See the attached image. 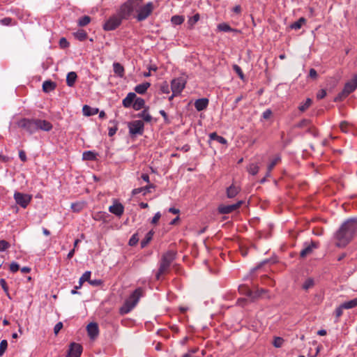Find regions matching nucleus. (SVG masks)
<instances>
[{
	"mask_svg": "<svg viewBox=\"0 0 357 357\" xmlns=\"http://www.w3.org/2000/svg\"><path fill=\"white\" fill-rule=\"evenodd\" d=\"M357 232V219L349 218L344 221L334 234L335 245L346 247L355 237Z\"/></svg>",
	"mask_w": 357,
	"mask_h": 357,
	"instance_id": "f257e3e1",
	"label": "nucleus"
},
{
	"mask_svg": "<svg viewBox=\"0 0 357 357\" xmlns=\"http://www.w3.org/2000/svg\"><path fill=\"white\" fill-rule=\"evenodd\" d=\"M143 291L142 288H137L119 308V314L121 315L128 314L138 303L140 298L143 296Z\"/></svg>",
	"mask_w": 357,
	"mask_h": 357,
	"instance_id": "f03ea898",
	"label": "nucleus"
},
{
	"mask_svg": "<svg viewBox=\"0 0 357 357\" xmlns=\"http://www.w3.org/2000/svg\"><path fill=\"white\" fill-rule=\"evenodd\" d=\"M135 12L137 15L135 18L138 22H142L146 20L153 13L155 6L152 1L142 4V0H136Z\"/></svg>",
	"mask_w": 357,
	"mask_h": 357,
	"instance_id": "7ed1b4c3",
	"label": "nucleus"
},
{
	"mask_svg": "<svg viewBox=\"0 0 357 357\" xmlns=\"http://www.w3.org/2000/svg\"><path fill=\"white\" fill-rule=\"evenodd\" d=\"M176 252L173 250H168L162 255L159 268L155 275L157 280L160 279V275L166 274L169 271L170 266L176 259Z\"/></svg>",
	"mask_w": 357,
	"mask_h": 357,
	"instance_id": "20e7f679",
	"label": "nucleus"
},
{
	"mask_svg": "<svg viewBox=\"0 0 357 357\" xmlns=\"http://www.w3.org/2000/svg\"><path fill=\"white\" fill-rule=\"evenodd\" d=\"M136 3V0H128L121 5L117 14L122 20H128L132 13L135 11Z\"/></svg>",
	"mask_w": 357,
	"mask_h": 357,
	"instance_id": "39448f33",
	"label": "nucleus"
},
{
	"mask_svg": "<svg viewBox=\"0 0 357 357\" xmlns=\"http://www.w3.org/2000/svg\"><path fill=\"white\" fill-rule=\"evenodd\" d=\"M17 125L29 134H33L37 131L36 119L24 118L18 122Z\"/></svg>",
	"mask_w": 357,
	"mask_h": 357,
	"instance_id": "423d86ee",
	"label": "nucleus"
},
{
	"mask_svg": "<svg viewBox=\"0 0 357 357\" xmlns=\"http://www.w3.org/2000/svg\"><path fill=\"white\" fill-rule=\"evenodd\" d=\"M128 127L131 136L142 135L144 131V123L141 120L130 121Z\"/></svg>",
	"mask_w": 357,
	"mask_h": 357,
	"instance_id": "0eeeda50",
	"label": "nucleus"
},
{
	"mask_svg": "<svg viewBox=\"0 0 357 357\" xmlns=\"http://www.w3.org/2000/svg\"><path fill=\"white\" fill-rule=\"evenodd\" d=\"M122 20H123L117 13L113 15L105 22L103 29L107 31L115 30L121 25Z\"/></svg>",
	"mask_w": 357,
	"mask_h": 357,
	"instance_id": "6e6552de",
	"label": "nucleus"
},
{
	"mask_svg": "<svg viewBox=\"0 0 357 357\" xmlns=\"http://www.w3.org/2000/svg\"><path fill=\"white\" fill-rule=\"evenodd\" d=\"M15 202L23 208H26L32 199V195L15 192L13 195Z\"/></svg>",
	"mask_w": 357,
	"mask_h": 357,
	"instance_id": "1a4fd4ad",
	"label": "nucleus"
},
{
	"mask_svg": "<svg viewBox=\"0 0 357 357\" xmlns=\"http://www.w3.org/2000/svg\"><path fill=\"white\" fill-rule=\"evenodd\" d=\"M244 203L243 200L238 201L233 204L225 205L221 204L218 206V211L220 214H229L234 211H237Z\"/></svg>",
	"mask_w": 357,
	"mask_h": 357,
	"instance_id": "9d476101",
	"label": "nucleus"
},
{
	"mask_svg": "<svg viewBox=\"0 0 357 357\" xmlns=\"http://www.w3.org/2000/svg\"><path fill=\"white\" fill-rule=\"evenodd\" d=\"M186 81L183 77L174 79L171 83L172 91L174 94H180L185 88Z\"/></svg>",
	"mask_w": 357,
	"mask_h": 357,
	"instance_id": "9b49d317",
	"label": "nucleus"
},
{
	"mask_svg": "<svg viewBox=\"0 0 357 357\" xmlns=\"http://www.w3.org/2000/svg\"><path fill=\"white\" fill-rule=\"evenodd\" d=\"M82 352L81 344L75 342L70 344L66 357H80Z\"/></svg>",
	"mask_w": 357,
	"mask_h": 357,
	"instance_id": "f8f14e48",
	"label": "nucleus"
},
{
	"mask_svg": "<svg viewBox=\"0 0 357 357\" xmlns=\"http://www.w3.org/2000/svg\"><path fill=\"white\" fill-rule=\"evenodd\" d=\"M304 246V248L302 249L300 252V257L301 258H305L312 254L313 250L318 247V244L314 241H311L310 243H305Z\"/></svg>",
	"mask_w": 357,
	"mask_h": 357,
	"instance_id": "ddd939ff",
	"label": "nucleus"
},
{
	"mask_svg": "<svg viewBox=\"0 0 357 357\" xmlns=\"http://www.w3.org/2000/svg\"><path fill=\"white\" fill-rule=\"evenodd\" d=\"M357 89V75L347 82L344 86V93L350 94Z\"/></svg>",
	"mask_w": 357,
	"mask_h": 357,
	"instance_id": "4468645a",
	"label": "nucleus"
},
{
	"mask_svg": "<svg viewBox=\"0 0 357 357\" xmlns=\"http://www.w3.org/2000/svg\"><path fill=\"white\" fill-rule=\"evenodd\" d=\"M109 211L118 217H121L124 212V206L120 202L115 201L114 204L109 207Z\"/></svg>",
	"mask_w": 357,
	"mask_h": 357,
	"instance_id": "2eb2a0df",
	"label": "nucleus"
},
{
	"mask_svg": "<svg viewBox=\"0 0 357 357\" xmlns=\"http://www.w3.org/2000/svg\"><path fill=\"white\" fill-rule=\"evenodd\" d=\"M37 130L50 131L52 129V124L46 120L36 119Z\"/></svg>",
	"mask_w": 357,
	"mask_h": 357,
	"instance_id": "dca6fc26",
	"label": "nucleus"
},
{
	"mask_svg": "<svg viewBox=\"0 0 357 357\" xmlns=\"http://www.w3.org/2000/svg\"><path fill=\"white\" fill-rule=\"evenodd\" d=\"M91 272L89 271H86L79 278V284L75 287V289L71 291L72 294H75L77 293V289H80L84 282H88L89 280V278L91 277Z\"/></svg>",
	"mask_w": 357,
	"mask_h": 357,
	"instance_id": "f3484780",
	"label": "nucleus"
},
{
	"mask_svg": "<svg viewBox=\"0 0 357 357\" xmlns=\"http://www.w3.org/2000/svg\"><path fill=\"white\" fill-rule=\"evenodd\" d=\"M89 336L91 339L96 338L98 335V326L96 323H90L86 327Z\"/></svg>",
	"mask_w": 357,
	"mask_h": 357,
	"instance_id": "a211bd4d",
	"label": "nucleus"
},
{
	"mask_svg": "<svg viewBox=\"0 0 357 357\" xmlns=\"http://www.w3.org/2000/svg\"><path fill=\"white\" fill-rule=\"evenodd\" d=\"M241 191V188L234 184H231L226 190L227 197L229 199L235 197Z\"/></svg>",
	"mask_w": 357,
	"mask_h": 357,
	"instance_id": "6ab92c4d",
	"label": "nucleus"
},
{
	"mask_svg": "<svg viewBox=\"0 0 357 357\" xmlns=\"http://www.w3.org/2000/svg\"><path fill=\"white\" fill-rule=\"evenodd\" d=\"M135 98L136 94L135 93H128L126 97L122 101L123 107L126 108L130 107L132 105Z\"/></svg>",
	"mask_w": 357,
	"mask_h": 357,
	"instance_id": "aec40b11",
	"label": "nucleus"
},
{
	"mask_svg": "<svg viewBox=\"0 0 357 357\" xmlns=\"http://www.w3.org/2000/svg\"><path fill=\"white\" fill-rule=\"evenodd\" d=\"M208 105V99L204 98L198 99L195 102V107L198 112H201L205 109Z\"/></svg>",
	"mask_w": 357,
	"mask_h": 357,
	"instance_id": "412c9836",
	"label": "nucleus"
},
{
	"mask_svg": "<svg viewBox=\"0 0 357 357\" xmlns=\"http://www.w3.org/2000/svg\"><path fill=\"white\" fill-rule=\"evenodd\" d=\"M310 126V120L303 119V120H301L299 123H298L296 125V128H305V127H307V128H308L307 132L310 133L313 136H316L317 135V131L315 130H313V129H311L310 128H309Z\"/></svg>",
	"mask_w": 357,
	"mask_h": 357,
	"instance_id": "4be33fe9",
	"label": "nucleus"
},
{
	"mask_svg": "<svg viewBox=\"0 0 357 357\" xmlns=\"http://www.w3.org/2000/svg\"><path fill=\"white\" fill-rule=\"evenodd\" d=\"M151 84L149 82H144L142 84L137 85L134 90L138 94H144L147 89L150 87Z\"/></svg>",
	"mask_w": 357,
	"mask_h": 357,
	"instance_id": "5701e85b",
	"label": "nucleus"
},
{
	"mask_svg": "<svg viewBox=\"0 0 357 357\" xmlns=\"http://www.w3.org/2000/svg\"><path fill=\"white\" fill-rule=\"evenodd\" d=\"M82 112L86 116H93L98 113V109L85 105L82 108Z\"/></svg>",
	"mask_w": 357,
	"mask_h": 357,
	"instance_id": "b1692460",
	"label": "nucleus"
},
{
	"mask_svg": "<svg viewBox=\"0 0 357 357\" xmlns=\"http://www.w3.org/2000/svg\"><path fill=\"white\" fill-rule=\"evenodd\" d=\"M56 87V83L51 80H46L43 84V90L45 93H48L54 90Z\"/></svg>",
	"mask_w": 357,
	"mask_h": 357,
	"instance_id": "393cba45",
	"label": "nucleus"
},
{
	"mask_svg": "<svg viewBox=\"0 0 357 357\" xmlns=\"http://www.w3.org/2000/svg\"><path fill=\"white\" fill-rule=\"evenodd\" d=\"M113 70L114 73L119 77H123L124 76L125 70L123 66L117 62L113 63Z\"/></svg>",
	"mask_w": 357,
	"mask_h": 357,
	"instance_id": "a878e982",
	"label": "nucleus"
},
{
	"mask_svg": "<svg viewBox=\"0 0 357 357\" xmlns=\"http://www.w3.org/2000/svg\"><path fill=\"white\" fill-rule=\"evenodd\" d=\"M268 290L264 288H258L256 291H253L252 300L257 299L261 297H269L267 296Z\"/></svg>",
	"mask_w": 357,
	"mask_h": 357,
	"instance_id": "bb28decb",
	"label": "nucleus"
},
{
	"mask_svg": "<svg viewBox=\"0 0 357 357\" xmlns=\"http://www.w3.org/2000/svg\"><path fill=\"white\" fill-rule=\"evenodd\" d=\"M132 107L135 110L138 111L142 108H145V101L142 98H138L136 96V98L134 100L132 104Z\"/></svg>",
	"mask_w": 357,
	"mask_h": 357,
	"instance_id": "cd10ccee",
	"label": "nucleus"
},
{
	"mask_svg": "<svg viewBox=\"0 0 357 357\" xmlns=\"http://www.w3.org/2000/svg\"><path fill=\"white\" fill-rule=\"evenodd\" d=\"M77 74L75 72H70L66 76V84L68 86H73L77 79Z\"/></svg>",
	"mask_w": 357,
	"mask_h": 357,
	"instance_id": "c85d7f7f",
	"label": "nucleus"
},
{
	"mask_svg": "<svg viewBox=\"0 0 357 357\" xmlns=\"http://www.w3.org/2000/svg\"><path fill=\"white\" fill-rule=\"evenodd\" d=\"M148 110L149 107H145L142 112L137 114V116L142 118L145 122H150L152 120V116L150 115Z\"/></svg>",
	"mask_w": 357,
	"mask_h": 357,
	"instance_id": "c756f323",
	"label": "nucleus"
},
{
	"mask_svg": "<svg viewBox=\"0 0 357 357\" xmlns=\"http://www.w3.org/2000/svg\"><path fill=\"white\" fill-rule=\"evenodd\" d=\"M86 202H77L75 203L71 204V209L73 212L79 213L82 211L86 207Z\"/></svg>",
	"mask_w": 357,
	"mask_h": 357,
	"instance_id": "7c9ffc66",
	"label": "nucleus"
},
{
	"mask_svg": "<svg viewBox=\"0 0 357 357\" xmlns=\"http://www.w3.org/2000/svg\"><path fill=\"white\" fill-rule=\"evenodd\" d=\"M281 160V157L279 155H277L275 156V158L270 162V163L268 165L267 169L268 172L266 174V176H268L270 175L271 172L273 170V169L275 167V166Z\"/></svg>",
	"mask_w": 357,
	"mask_h": 357,
	"instance_id": "2f4dec72",
	"label": "nucleus"
},
{
	"mask_svg": "<svg viewBox=\"0 0 357 357\" xmlns=\"http://www.w3.org/2000/svg\"><path fill=\"white\" fill-rule=\"evenodd\" d=\"M209 139L211 140H215L222 144H226L227 141L225 138L222 136L218 135L216 132H211L209 134Z\"/></svg>",
	"mask_w": 357,
	"mask_h": 357,
	"instance_id": "473e14b6",
	"label": "nucleus"
},
{
	"mask_svg": "<svg viewBox=\"0 0 357 357\" xmlns=\"http://www.w3.org/2000/svg\"><path fill=\"white\" fill-rule=\"evenodd\" d=\"M238 291H239L240 294L246 295L252 299V296L253 295V291L250 289V288L248 286H246V285L239 286Z\"/></svg>",
	"mask_w": 357,
	"mask_h": 357,
	"instance_id": "72a5a7b5",
	"label": "nucleus"
},
{
	"mask_svg": "<svg viewBox=\"0 0 357 357\" xmlns=\"http://www.w3.org/2000/svg\"><path fill=\"white\" fill-rule=\"evenodd\" d=\"M98 153L91 151H84L83 153V159L86 160H96Z\"/></svg>",
	"mask_w": 357,
	"mask_h": 357,
	"instance_id": "f704fd0d",
	"label": "nucleus"
},
{
	"mask_svg": "<svg viewBox=\"0 0 357 357\" xmlns=\"http://www.w3.org/2000/svg\"><path fill=\"white\" fill-rule=\"evenodd\" d=\"M305 22L306 20L304 17H301L296 22L292 23L290 25V28L291 29L298 30L301 28V26H303V24H305Z\"/></svg>",
	"mask_w": 357,
	"mask_h": 357,
	"instance_id": "c9c22d12",
	"label": "nucleus"
},
{
	"mask_svg": "<svg viewBox=\"0 0 357 357\" xmlns=\"http://www.w3.org/2000/svg\"><path fill=\"white\" fill-rule=\"evenodd\" d=\"M74 36L75 38H77L79 41H84L87 38V33L83 29H79L78 31L75 32Z\"/></svg>",
	"mask_w": 357,
	"mask_h": 357,
	"instance_id": "e433bc0d",
	"label": "nucleus"
},
{
	"mask_svg": "<svg viewBox=\"0 0 357 357\" xmlns=\"http://www.w3.org/2000/svg\"><path fill=\"white\" fill-rule=\"evenodd\" d=\"M357 306V298L342 303V307L344 309H351Z\"/></svg>",
	"mask_w": 357,
	"mask_h": 357,
	"instance_id": "4c0bfd02",
	"label": "nucleus"
},
{
	"mask_svg": "<svg viewBox=\"0 0 357 357\" xmlns=\"http://www.w3.org/2000/svg\"><path fill=\"white\" fill-rule=\"evenodd\" d=\"M109 123L113 124V126L108 128V130H109L108 135L109 137H112L116 134V132L118 130V126H117L118 123L116 121L114 120V121H110Z\"/></svg>",
	"mask_w": 357,
	"mask_h": 357,
	"instance_id": "58836bf2",
	"label": "nucleus"
},
{
	"mask_svg": "<svg viewBox=\"0 0 357 357\" xmlns=\"http://www.w3.org/2000/svg\"><path fill=\"white\" fill-rule=\"evenodd\" d=\"M218 29L224 32L229 31H236V30L233 29L227 23H221L218 25Z\"/></svg>",
	"mask_w": 357,
	"mask_h": 357,
	"instance_id": "ea45409f",
	"label": "nucleus"
},
{
	"mask_svg": "<svg viewBox=\"0 0 357 357\" xmlns=\"http://www.w3.org/2000/svg\"><path fill=\"white\" fill-rule=\"evenodd\" d=\"M314 285V281L312 278H309L305 280V281L303 282L302 287L305 290H308L309 289L313 287Z\"/></svg>",
	"mask_w": 357,
	"mask_h": 357,
	"instance_id": "a19ab883",
	"label": "nucleus"
},
{
	"mask_svg": "<svg viewBox=\"0 0 357 357\" xmlns=\"http://www.w3.org/2000/svg\"><path fill=\"white\" fill-rule=\"evenodd\" d=\"M107 215H108L106 213L100 211V212L95 213L93 215V218L97 221L102 220V221L105 222L106 218L107 217Z\"/></svg>",
	"mask_w": 357,
	"mask_h": 357,
	"instance_id": "79ce46f5",
	"label": "nucleus"
},
{
	"mask_svg": "<svg viewBox=\"0 0 357 357\" xmlns=\"http://www.w3.org/2000/svg\"><path fill=\"white\" fill-rule=\"evenodd\" d=\"M259 170V167L255 163H251L248 167V171L252 175H256Z\"/></svg>",
	"mask_w": 357,
	"mask_h": 357,
	"instance_id": "37998d69",
	"label": "nucleus"
},
{
	"mask_svg": "<svg viewBox=\"0 0 357 357\" xmlns=\"http://www.w3.org/2000/svg\"><path fill=\"white\" fill-rule=\"evenodd\" d=\"M91 22V17L88 15H84L78 20V25L79 26H84L89 24Z\"/></svg>",
	"mask_w": 357,
	"mask_h": 357,
	"instance_id": "c03bdc74",
	"label": "nucleus"
},
{
	"mask_svg": "<svg viewBox=\"0 0 357 357\" xmlns=\"http://www.w3.org/2000/svg\"><path fill=\"white\" fill-rule=\"evenodd\" d=\"M311 104H312V100L310 98H307L305 102L301 103L299 105L298 109L301 112H305V110H307L310 107Z\"/></svg>",
	"mask_w": 357,
	"mask_h": 357,
	"instance_id": "a18cd8bd",
	"label": "nucleus"
},
{
	"mask_svg": "<svg viewBox=\"0 0 357 357\" xmlns=\"http://www.w3.org/2000/svg\"><path fill=\"white\" fill-rule=\"evenodd\" d=\"M184 21V18L180 15H174L171 18V22L172 24L175 25H180Z\"/></svg>",
	"mask_w": 357,
	"mask_h": 357,
	"instance_id": "49530a36",
	"label": "nucleus"
},
{
	"mask_svg": "<svg viewBox=\"0 0 357 357\" xmlns=\"http://www.w3.org/2000/svg\"><path fill=\"white\" fill-rule=\"evenodd\" d=\"M340 128L342 132L347 133L350 132L351 125L347 121H342L340 124Z\"/></svg>",
	"mask_w": 357,
	"mask_h": 357,
	"instance_id": "de8ad7c7",
	"label": "nucleus"
},
{
	"mask_svg": "<svg viewBox=\"0 0 357 357\" xmlns=\"http://www.w3.org/2000/svg\"><path fill=\"white\" fill-rule=\"evenodd\" d=\"M152 236H153V232L152 231H149L147 233L146 237L144 239H143L141 242V246L142 248H144L147 244L148 243L151 241V239L152 238Z\"/></svg>",
	"mask_w": 357,
	"mask_h": 357,
	"instance_id": "09e8293b",
	"label": "nucleus"
},
{
	"mask_svg": "<svg viewBox=\"0 0 357 357\" xmlns=\"http://www.w3.org/2000/svg\"><path fill=\"white\" fill-rule=\"evenodd\" d=\"M233 70L236 73V74L239 76L241 79H244V74L241 68V67L236 64L233 66Z\"/></svg>",
	"mask_w": 357,
	"mask_h": 357,
	"instance_id": "8fccbe9b",
	"label": "nucleus"
},
{
	"mask_svg": "<svg viewBox=\"0 0 357 357\" xmlns=\"http://www.w3.org/2000/svg\"><path fill=\"white\" fill-rule=\"evenodd\" d=\"M8 347V342L6 340H3L0 342V357L3 356Z\"/></svg>",
	"mask_w": 357,
	"mask_h": 357,
	"instance_id": "3c124183",
	"label": "nucleus"
},
{
	"mask_svg": "<svg viewBox=\"0 0 357 357\" xmlns=\"http://www.w3.org/2000/svg\"><path fill=\"white\" fill-rule=\"evenodd\" d=\"M283 342H284V340L282 337H275L274 338L273 344L275 347L280 348L282 346Z\"/></svg>",
	"mask_w": 357,
	"mask_h": 357,
	"instance_id": "603ef678",
	"label": "nucleus"
},
{
	"mask_svg": "<svg viewBox=\"0 0 357 357\" xmlns=\"http://www.w3.org/2000/svg\"><path fill=\"white\" fill-rule=\"evenodd\" d=\"M88 282L93 287H98L103 284V281L100 279H95V280H91L89 278V280H88Z\"/></svg>",
	"mask_w": 357,
	"mask_h": 357,
	"instance_id": "864d4df0",
	"label": "nucleus"
},
{
	"mask_svg": "<svg viewBox=\"0 0 357 357\" xmlns=\"http://www.w3.org/2000/svg\"><path fill=\"white\" fill-rule=\"evenodd\" d=\"M199 20V15L198 13L193 15L190 19L188 20V24L192 26H194Z\"/></svg>",
	"mask_w": 357,
	"mask_h": 357,
	"instance_id": "5fc2aeb1",
	"label": "nucleus"
},
{
	"mask_svg": "<svg viewBox=\"0 0 357 357\" xmlns=\"http://www.w3.org/2000/svg\"><path fill=\"white\" fill-rule=\"evenodd\" d=\"M10 247V244L5 240L0 241V252H3Z\"/></svg>",
	"mask_w": 357,
	"mask_h": 357,
	"instance_id": "6e6d98bb",
	"label": "nucleus"
},
{
	"mask_svg": "<svg viewBox=\"0 0 357 357\" xmlns=\"http://www.w3.org/2000/svg\"><path fill=\"white\" fill-rule=\"evenodd\" d=\"M0 285L1 286L3 291L6 293V294L9 296L8 287L5 279H0Z\"/></svg>",
	"mask_w": 357,
	"mask_h": 357,
	"instance_id": "4d7b16f0",
	"label": "nucleus"
},
{
	"mask_svg": "<svg viewBox=\"0 0 357 357\" xmlns=\"http://www.w3.org/2000/svg\"><path fill=\"white\" fill-rule=\"evenodd\" d=\"M138 241H139V238L137 237V234H133L131 236V238H130L128 244L130 246H134V245H135L137 243Z\"/></svg>",
	"mask_w": 357,
	"mask_h": 357,
	"instance_id": "13d9d810",
	"label": "nucleus"
},
{
	"mask_svg": "<svg viewBox=\"0 0 357 357\" xmlns=\"http://www.w3.org/2000/svg\"><path fill=\"white\" fill-rule=\"evenodd\" d=\"M349 95V94H344V89H343L342 91L340 92V93H338L337 96L334 98V101L335 102L341 101Z\"/></svg>",
	"mask_w": 357,
	"mask_h": 357,
	"instance_id": "bf43d9fd",
	"label": "nucleus"
},
{
	"mask_svg": "<svg viewBox=\"0 0 357 357\" xmlns=\"http://www.w3.org/2000/svg\"><path fill=\"white\" fill-rule=\"evenodd\" d=\"M12 21L10 17H4L0 20V23L4 26H9L12 24Z\"/></svg>",
	"mask_w": 357,
	"mask_h": 357,
	"instance_id": "052dcab7",
	"label": "nucleus"
},
{
	"mask_svg": "<svg viewBox=\"0 0 357 357\" xmlns=\"http://www.w3.org/2000/svg\"><path fill=\"white\" fill-rule=\"evenodd\" d=\"M20 269V266L17 263L13 261L10 264V271L12 273H15Z\"/></svg>",
	"mask_w": 357,
	"mask_h": 357,
	"instance_id": "680f3d73",
	"label": "nucleus"
},
{
	"mask_svg": "<svg viewBox=\"0 0 357 357\" xmlns=\"http://www.w3.org/2000/svg\"><path fill=\"white\" fill-rule=\"evenodd\" d=\"M344 309V308L342 307V304L335 309V314L337 319L342 315Z\"/></svg>",
	"mask_w": 357,
	"mask_h": 357,
	"instance_id": "e2e57ef3",
	"label": "nucleus"
},
{
	"mask_svg": "<svg viewBox=\"0 0 357 357\" xmlns=\"http://www.w3.org/2000/svg\"><path fill=\"white\" fill-rule=\"evenodd\" d=\"M272 115V111L271 109H266L263 114H262V117L264 119H268Z\"/></svg>",
	"mask_w": 357,
	"mask_h": 357,
	"instance_id": "0e129e2a",
	"label": "nucleus"
},
{
	"mask_svg": "<svg viewBox=\"0 0 357 357\" xmlns=\"http://www.w3.org/2000/svg\"><path fill=\"white\" fill-rule=\"evenodd\" d=\"M62 328V322H58L54 327V333L57 335Z\"/></svg>",
	"mask_w": 357,
	"mask_h": 357,
	"instance_id": "69168bd1",
	"label": "nucleus"
},
{
	"mask_svg": "<svg viewBox=\"0 0 357 357\" xmlns=\"http://www.w3.org/2000/svg\"><path fill=\"white\" fill-rule=\"evenodd\" d=\"M326 96V91L324 89H321L317 94V98L318 100L323 99Z\"/></svg>",
	"mask_w": 357,
	"mask_h": 357,
	"instance_id": "338daca9",
	"label": "nucleus"
},
{
	"mask_svg": "<svg viewBox=\"0 0 357 357\" xmlns=\"http://www.w3.org/2000/svg\"><path fill=\"white\" fill-rule=\"evenodd\" d=\"M59 45L61 47L66 48L69 46V43L65 38H61L59 41Z\"/></svg>",
	"mask_w": 357,
	"mask_h": 357,
	"instance_id": "774afa93",
	"label": "nucleus"
}]
</instances>
